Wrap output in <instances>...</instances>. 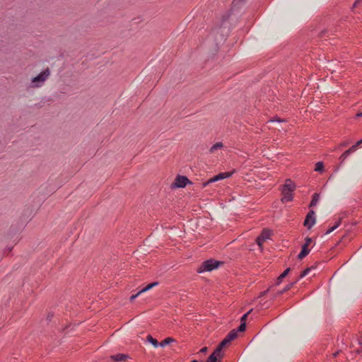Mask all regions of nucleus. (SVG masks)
<instances>
[{
  "label": "nucleus",
  "mask_w": 362,
  "mask_h": 362,
  "mask_svg": "<svg viewBox=\"0 0 362 362\" xmlns=\"http://www.w3.org/2000/svg\"><path fill=\"white\" fill-rule=\"evenodd\" d=\"M147 341L150 342L155 348H157L159 346L158 341L153 338L151 335L147 336Z\"/></svg>",
  "instance_id": "obj_15"
},
{
  "label": "nucleus",
  "mask_w": 362,
  "mask_h": 362,
  "mask_svg": "<svg viewBox=\"0 0 362 362\" xmlns=\"http://www.w3.org/2000/svg\"><path fill=\"white\" fill-rule=\"evenodd\" d=\"M340 223H341V221H340V219H338V220L335 222V223L334 224V226H336V228H337L339 227V226L340 225Z\"/></svg>",
  "instance_id": "obj_28"
},
{
  "label": "nucleus",
  "mask_w": 362,
  "mask_h": 362,
  "mask_svg": "<svg viewBox=\"0 0 362 362\" xmlns=\"http://www.w3.org/2000/svg\"><path fill=\"white\" fill-rule=\"evenodd\" d=\"M233 173H221L218 175L214 176L210 178L207 182L203 183V187H206L209 184L217 182L225 178L229 177L231 176Z\"/></svg>",
  "instance_id": "obj_6"
},
{
  "label": "nucleus",
  "mask_w": 362,
  "mask_h": 362,
  "mask_svg": "<svg viewBox=\"0 0 362 362\" xmlns=\"http://www.w3.org/2000/svg\"><path fill=\"white\" fill-rule=\"evenodd\" d=\"M191 362H198V361L197 360H194V361H192Z\"/></svg>",
  "instance_id": "obj_32"
},
{
  "label": "nucleus",
  "mask_w": 362,
  "mask_h": 362,
  "mask_svg": "<svg viewBox=\"0 0 362 362\" xmlns=\"http://www.w3.org/2000/svg\"><path fill=\"white\" fill-rule=\"evenodd\" d=\"M50 76V71L49 69L40 72L37 76L33 77L31 79L30 86L31 88H40L42 87L45 81L48 79Z\"/></svg>",
  "instance_id": "obj_1"
},
{
  "label": "nucleus",
  "mask_w": 362,
  "mask_h": 362,
  "mask_svg": "<svg viewBox=\"0 0 362 362\" xmlns=\"http://www.w3.org/2000/svg\"><path fill=\"white\" fill-rule=\"evenodd\" d=\"M218 360V359L214 358V356H210L206 362H217Z\"/></svg>",
  "instance_id": "obj_24"
},
{
  "label": "nucleus",
  "mask_w": 362,
  "mask_h": 362,
  "mask_svg": "<svg viewBox=\"0 0 362 362\" xmlns=\"http://www.w3.org/2000/svg\"><path fill=\"white\" fill-rule=\"evenodd\" d=\"M189 180L185 176H177L175 180V185L177 187H184L186 186Z\"/></svg>",
  "instance_id": "obj_9"
},
{
  "label": "nucleus",
  "mask_w": 362,
  "mask_h": 362,
  "mask_svg": "<svg viewBox=\"0 0 362 362\" xmlns=\"http://www.w3.org/2000/svg\"><path fill=\"white\" fill-rule=\"evenodd\" d=\"M207 351V347H203L201 350H200V352L201 353H205Z\"/></svg>",
  "instance_id": "obj_29"
},
{
  "label": "nucleus",
  "mask_w": 362,
  "mask_h": 362,
  "mask_svg": "<svg viewBox=\"0 0 362 362\" xmlns=\"http://www.w3.org/2000/svg\"><path fill=\"white\" fill-rule=\"evenodd\" d=\"M296 187L295 184L291 180H287L286 181L285 185L282 188V198L281 201L283 202H288L293 199V192L294 191Z\"/></svg>",
  "instance_id": "obj_2"
},
{
  "label": "nucleus",
  "mask_w": 362,
  "mask_h": 362,
  "mask_svg": "<svg viewBox=\"0 0 362 362\" xmlns=\"http://www.w3.org/2000/svg\"><path fill=\"white\" fill-rule=\"evenodd\" d=\"M142 293H140V291L136 293L135 295H132L131 297H130V300L131 301H133L134 299H136L138 296H139Z\"/></svg>",
  "instance_id": "obj_23"
},
{
  "label": "nucleus",
  "mask_w": 362,
  "mask_h": 362,
  "mask_svg": "<svg viewBox=\"0 0 362 362\" xmlns=\"http://www.w3.org/2000/svg\"><path fill=\"white\" fill-rule=\"evenodd\" d=\"M223 148V144L222 142H217L215 144H214L209 151L211 153H216V151H218V150H221Z\"/></svg>",
  "instance_id": "obj_10"
},
{
  "label": "nucleus",
  "mask_w": 362,
  "mask_h": 362,
  "mask_svg": "<svg viewBox=\"0 0 362 362\" xmlns=\"http://www.w3.org/2000/svg\"><path fill=\"white\" fill-rule=\"evenodd\" d=\"M245 327H246L245 322H241L240 325L238 327V331L239 332H243V331L245 330Z\"/></svg>",
  "instance_id": "obj_22"
},
{
  "label": "nucleus",
  "mask_w": 362,
  "mask_h": 362,
  "mask_svg": "<svg viewBox=\"0 0 362 362\" xmlns=\"http://www.w3.org/2000/svg\"><path fill=\"white\" fill-rule=\"evenodd\" d=\"M252 312V310H249L247 313H246L245 314H244L242 317H241V322H245L247 318V316L249 315V314Z\"/></svg>",
  "instance_id": "obj_21"
},
{
  "label": "nucleus",
  "mask_w": 362,
  "mask_h": 362,
  "mask_svg": "<svg viewBox=\"0 0 362 362\" xmlns=\"http://www.w3.org/2000/svg\"><path fill=\"white\" fill-rule=\"evenodd\" d=\"M222 262L214 259H208L204 261L202 265L197 269L198 273H202L204 272H211L218 267Z\"/></svg>",
  "instance_id": "obj_3"
},
{
  "label": "nucleus",
  "mask_w": 362,
  "mask_h": 362,
  "mask_svg": "<svg viewBox=\"0 0 362 362\" xmlns=\"http://www.w3.org/2000/svg\"><path fill=\"white\" fill-rule=\"evenodd\" d=\"M349 151H345L339 157V159L341 160V162H343L346 158L347 156H349Z\"/></svg>",
  "instance_id": "obj_19"
},
{
  "label": "nucleus",
  "mask_w": 362,
  "mask_h": 362,
  "mask_svg": "<svg viewBox=\"0 0 362 362\" xmlns=\"http://www.w3.org/2000/svg\"><path fill=\"white\" fill-rule=\"evenodd\" d=\"M357 149L356 146H352L349 149L346 150L347 151H349V153H351L354 151H356Z\"/></svg>",
  "instance_id": "obj_25"
},
{
  "label": "nucleus",
  "mask_w": 362,
  "mask_h": 362,
  "mask_svg": "<svg viewBox=\"0 0 362 362\" xmlns=\"http://www.w3.org/2000/svg\"><path fill=\"white\" fill-rule=\"evenodd\" d=\"M112 359L115 361H125L127 356L124 354H117L111 356Z\"/></svg>",
  "instance_id": "obj_11"
},
{
  "label": "nucleus",
  "mask_w": 362,
  "mask_h": 362,
  "mask_svg": "<svg viewBox=\"0 0 362 362\" xmlns=\"http://www.w3.org/2000/svg\"><path fill=\"white\" fill-rule=\"evenodd\" d=\"M173 341H175V339L171 338V337H168V338H165L164 340H163L160 343H159V346L164 347L166 345H168Z\"/></svg>",
  "instance_id": "obj_12"
},
{
  "label": "nucleus",
  "mask_w": 362,
  "mask_h": 362,
  "mask_svg": "<svg viewBox=\"0 0 362 362\" xmlns=\"http://www.w3.org/2000/svg\"><path fill=\"white\" fill-rule=\"evenodd\" d=\"M230 341L226 337L218 345V346L216 349L214 353L211 355L214 358L220 360L223 357L222 349L227 345L229 344Z\"/></svg>",
  "instance_id": "obj_4"
},
{
  "label": "nucleus",
  "mask_w": 362,
  "mask_h": 362,
  "mask_svg": "<svg viewBox=\"0 0 362 362\" xmlns=\"http://www.w3.org/2000/svg\"><path fill=\"white\" fill-rule=\"evenodd\" d=\"M318 199H319V195L317 194H316V193L314 194L310 206L312 207V206H315L317 202H318Z\"/></svg>",
  "instance_id": "obj_18"
},
{
  "label": "nucleus",
  "mask_w": 362,
  "mask_h": 362,
  "mask_svg": "<svg viewBox=\"0 0 362 362\" xmlns=\"http://www.w3.org/2000/svg\"><path fill=\"white\" fill-rule=\"evenodd\" d=\"M315 223V212L310 211L306 216L304 221V226L308 228H311Z\"/></svg>",
  "instance_id": "obj_8"
},
{
  "label": "nucleus",
  "mask_w": 362,
  "mask_h": 362,
  "mask_svg": "<svg viewBox=\"0 0 362 362\" xmlns=\"http://www.w3.org/2000/svg\"><path fill=\"white\" fill-rule=\"evenodd\" d=\"M362 144V139L358 141L354 146H356V148Z\"/></svg>",
  "instance_id": "obj_30"
},
{
  "label": "nucleus",
  "mask_w": 362,
  "mask_h": 362,
  "mask_svg": "<svg viewBox=\"0 0 362 362\" xmlns=\"http://www.w3.org/2000/svg\"><path fill=\"white\" fill-rule=\"evenodd\" d=\"M332 175L329 176V180L332 179Z\"/></svg>",
  "instance_id": "obj_33"
},
{
  "label": "nucleus",
  "mask_w": 362,
  "mask_h": 362,
  "mask_svg": "<svg viewBox=\"0 0 362 362\" xmlns=\"http://www.w3.org/2000/svg\"><path fill=\"white\" fill-rule=\"evenodd\" d=\"M362 2V0H356V1L354 4V8H356L359 6V4Z\"/></svg>",
  "instance_id": "obj_26"
},
{
  "label": "nucleus",
  "mask_w": 362,
  "mask_h": 362,
  "mask_svg": "<svg viewBox=\"0 0 362 362\" xmlns=\"http://www.w3.org/2000/svg\"><path fill=\"white\" fill-rule=\"evenodd\" d=\"M272 232L268 229H264L261 235L257 238L256 242L259 247H262L264 243L270 238Z\"/></svg>",
  "instance_id": "obj_7"
},
{
  "label": "nucleus",
  "mask_w": 362,
  "mask_h": 362,
  "mask_svg": "<svg viewBox=\"0 0 362 362\" xmlns=\"http://www.w3.org/2000/svg\"><path fill=\"white\" fill-rule=\"evenodd\" d=\"M315 170L317 172L322 173L324 170V165L322 162H317L315 164Z\"/></svg>",
  "instance_id": "obj_17"
},
{
  "label": "nucleus",
  "mask_w": 362,
  "mask_h": 362,
  "mask_svg": "<svg viewBox=\"0 0 362 362\" xmlns=\"http://www.w3.org/2000/svg\"><path fill=\"white\" fill-rule=\"evenodd\" d=\"M305 240V242L302 246V250L298 255V257L300 259H303L306 255H308V253L310 252V249L308 248V247L313 243V240L310 238H306Z\"/></svg>",
  "instance_id": "obj_5"
},
{
  "label": "nucleus",
  "mask_w": 362,
  "mask_h": 362,
  "mask_svg": "<svg viewBox=\"0 0 362 362\" xmlns=\"http://www.w3.org/2000/svg\"><path fill=\"white\" fill-rule=\"evenodd\" d=\"M288 289H289V287H286V288L283 291H281V293H283L284 291H287Z\"/></svg>",
  "instance_id": "obj_31"
},
{
  "label": "nucleus",
  "mask_w": 362,
  "mask_h": 362,
  "mask_svg": "<svg viewBox=\"0 0 362 362\" xmlns=\"http://www.w3.org/2000/svg\"><path fill=\"white\" fill-rule=\"evenodd\" d=\"M336 229V226L331 227L327 232L326 234H329Z\"/></svg>",
  "instance_id": "obj_27"
},
{
  "label": "nucleus",
  "mask_w": 362,
  "mask_h": 362,
  "mask_svg": "<svg viewBox=\"0 0 362 362\" xmlns=\"http://www.w3.org/2000/svg\"><path fill=\"white\" fill-rule=\"evenodd\" d=\"M158 284V282H153L151 284H149L148 285H147L146 287H144L143 289H141L140 291V293H144V292H146L149 290H151V288H153V287H155L156 286H157Z\"/></svg>",
  "instance_id": "obj_13"
},
{
  "label": "nucleus",
  "mask_w": 362,
  "mask_h": 362,
  "mask_svg": "<svg viewBox=\"0 0 362 362\" xmlns=\"http://www.w3.org/2000/svg\"><path fill=\"white\" fill-rule=\"evenodd\" d=\"M311 270V268H307L306 269H305L300 275V278H303L304 276H305L306 275L308 274V273L310 272V271Z\"/></svg>",
  "instance_id": "obj_20"
},
{
  "label": "nucleus",
  "mask_w": 362,
  "mask_h": 362,
  "mask_svg": "<svg viewBox=\"0 0 362 362\" xmlns=\"http://www.w3.org/2000/svg\"><path fill=\"white\" fill-rule=\"evenodd\" d=\"M226 337L231 342L237 337V331L235 329L230 331Z\"/></svg>",
  "instance_id": "obj_14"
},
{
  "label": "nucleus",
  "mask_w": 362,
  "mask_h": 362,
  "mask_svg": "<svg viewBox=\"0 0 362 362\" xmlns=\"http://www.w3.org/2000/svg\"><path fill=\"white\" fill-rule=\"evenodd\" d=\"M290 272V268L286 269L277 279V284H279L282 279L285 278L288 272Z\"/></svg>",
  "instance_id": "obj_16"
}]
</instances>
